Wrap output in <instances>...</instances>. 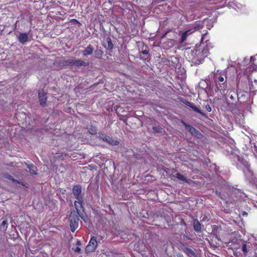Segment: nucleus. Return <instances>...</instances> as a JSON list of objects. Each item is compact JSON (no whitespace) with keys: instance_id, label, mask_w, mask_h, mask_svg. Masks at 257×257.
<instances>
[{"instance_id":"18","label":"nucleus","mask_w":257,"mask_h":257,"mask_svg":"<svg viewBox=\"0 0 257 257\" xmlns=\"http://www.w3.org/2000/svg\"><path fill=\"white\" fill-rule=\"evenodd\" d=\"M228 96L231 100H235L236 98H238V94L233 90H230L228 93Z\"/></svg>"},{"instance_id":"36","label":"nucleus","mask_w":257,"mask_h":257,"mask_svg":"<svg viewBox=\"0 0 257 257\" xmlns=\"http://www.w3.org/2000/svg\"><path fill=\"white\" fill-rule=\"evenodd\" d=\"M177 257H184V256H183V255L182 254L178 253L177 254Z\"/></svg>"},{"instance_id":"8","label":"nucleus","mask_w":257,"mask_h":257,"mask_svg":"<svg viewBox=\"0 0 257 257\" xmlns=\"http://www.w3.org/2000/svg\"><path fill=\"white\" fill-rule=\"evenodd\" d=\"M38 97L40 105L43 107H45L47 100V94L43 90H42L39 92Z\"/></svg>"},{"instance_id":"17","label":"nucleus","mask_w":257,"mask_h":257,"mask_svg":"<svg viewBox=\"0 0 257 257\" xmlns=\"http://www.w3.org/2000/svg\"><path fill=\"white\" fill-rule=\"evenodd\" d=\"M8 228V221L6 219L2 221L1 223H0V230L5 231L7 230Z\"/></svg>"},{"instance_id":"24","label":"nucleus","mask_w":257,"mask_h":257,"mask_svg":"<svg viewBox=\"0 0 257 257\" xmlns=\"http://www.w3.org/2000/svg\"><path fill=\"white\" fill-rule=\"evenodd\" d=\"M73 59H67L63 62V66H72Z\"/></svg>"},{"instance_id":"23","label":"nucleus","mask_w":257,"mask_h":257,"mask_svg":"<svg viewBox=\"0 0 257 257\" xmlns=\"http://www.w3.org/2000/svg\"><path fill=\"white\" fill-rule=\"evenodd\" d=\"M187 33L188 31H185L184 33H182L181 39L180 40V43H183L186 40L187 37L188 36Z\"/></svg>"},{"instance_id":"34","label":"nucleus","mask_w":257,"mask_h":257,"mask_svg":"<svg viewBox=\"0 0 257 257\" xmlns=\"http://www.w3.org/2000/svg\"><path fill=\"white\" fill-rule=\"evenodd\" d=\"M186 31H188V33H187L188 36L191 34L193 32V31L192 30H187Z\"/></svg>"},{"instance_id":"38","label":"nucleus","mask_w":257,"mask_h":257,"mask_svg":"<svg viewBox=\"0 0 257 257\" xmlns=\"http://www.w3.org/2000/svg\"><path fill=\"white\" fill-rule=\"evenodd\" d=\"M76 244L78 245H80L81 244V242L79 240H77Z\"/></svg>"},{"instance_id":"7","label":"nucleus","mask_w":257,"mask_h":257,"mask_svg":"<svg viewBox=\"0 0 257 257\" xmlns=\"http://www.w3.org/2000/svg\"><path fill=\"white\" fill-rule=\"evenodd\" d=\"M141 47L139 48V57L141 59L144 60L142 57L141 54L148 55L149 54V48L148 46L145 44L144 42H141Z\"/></svg>"},{"instance_id":"25","label":"nucleus","mask_w":257,"mask_h":257,"mask_svg":"<svg viewBox=\"0 0 257 257\" xmlns=\"http://www.w3.org/2000/svg\"><path fill=\"white\" fill-rule=\"evenodd\" d=\"M176 177L178 180H182L183 181H185L186 180V178L181 173H177L176 174Z\"/></svg>"},{"instance_id":"21","label":"nucleus","mask_w":257,"mask_h":257,"mask_svg":"<svg viewBox=\"0 0 257 257\" xmlns=\"http://www.w3.org/2000/svg\"><path fill=\"white\" fill-rule=\"evenodd\" d=\"M191 108L195 111L201 114L202 116H206L205 114L197 106H195L194 104L191 106Z\"/></svg>"},{"instance_id":"37","label":"nucleus","mask_w":257,"mask_h":257,"mask_svg":"<svg viewBox=\"0 0 257 257\" xmlns=\"http://www.w3.org/2000/svg\"><path fill=\"white\" fill-rule=\"evenodd\" d=\"M71 22H76V23H78V21L76 20V19H72L71 20Z\"/></svg>"},{"instance_id":"35","label":"nucleus","mask_w":257,"mask_h":257,"mask_svg":"<svg viewBox=\"0 0 257 257\" xmlns=\"http://www.w3.org/2000/svg\"><path fill=\"white\" fill-rule=\"evenodd\" d=\"M255 60V58H254L253 56H251L250 58V62H252V63H253V62Z\"/></svg>"},{"instance_id":"10","label":"nucleus","mask_w":257,"mask_h":257,"mask_svg":"<svg viewBox=\"0 0 257 257\" xmlns=\"http://www.w3.org/2000/svg\"><path fill=\"white\" fill-rule=\"evenodd\" d=\"M18 40L20 43L25 44L28 41V34L21 33L18 37Z\"/></svg>"},{"instance_id":"12","label":"nucleus","mask_w":257,"mask_h":257,"mask_svg":"<svg viewBox=\"0 0 257 257\" xmlns=\"http://www.w3.org/2000/svg\"><path fill=\"white\" fill-rule=\"evenodd\" d=\"M101 138L103 141L107 142L111 145H117L119 144V142L118 141L114 140L110 137L104 136V137H101Z\"/></svg>"},{"instance_id":"29","label":"nucleus","mask_w":257,"mask_h":257,"mask_svg":"<svg viewBox=\"0 0 257 257\" xmlns=\"http://www.w3.org/2000/svg\"><path fill=\"white\" fill-rule=\"evenodd\" d=\"M205 109L208 112H210L212 110L211 107L208 103L205 105Z\"/></svg>"},{"instance_id":"2","label":"nucleus","mask_w":257,"mask_h":257,"mask_svg":"<svg viewBox=\"0 0 257 257\" xmlns=\"http://www.w3.org/2000/svg\"><path fill=\"white\" fill-rule=\"evenodd\" d=\"M80 217L84 221L87 219V216L85 212L84 207H78V210L72 211L69 216L70 227L71 231L74 232L78 228Z\"/></svg>"},{"instance_id":"6","label":"nucleus","mask_w":257,"mask_h":257,"mask_svg":"<svg viewBox=\"0 0 257 257\" xmlns=\"http://www.w3.org/2000/svg\"><path fill=\"white\" fill-rule=\"evenodd\" d=\"M183 125L188 130L190 134L197 138H200L202 136L201 134L193 126L186 123L185 122L182 121Z\"/></svg>"},{"instance_id":"32","label":"nucleus","mask_w":257,"mask_h":257,"mask_svg":"<svg viewBox=\"0 0 257 257\" xmlns=\"http://www.w3.org/2000/svg\"><path fill=\"white\" fill-rule=\"evenodd\" d=\"M250 83L249 84V89L250 91H254V89L252 88V81H250Z\"/></svg>"},{"instance_id":"5","label":"nucleus","mask_w":257,"mask_h":257,"mask_svg":"<svg viewBox=\"0 0 257 257\" xmlns=\"http://www.w3.org/2000/svg\"><path fill=\"white\" fill-rule=\"evenodd\" d=\"M97 246L96 238L94 236H92L88 242V245L85 247V252L88 254L94 252Z\"/></svg>"},{"instance_id":"22","label":"nucleus","mask_w":257,"mask_h":257,"mask_svg":"<svg viewBox=\"0 0 257 257\" xmlns=\"http://www.w3.org/2000/svg\"><path fill=\"white\" fill-rule=\"evenodd\" d=\"M102 55H103V51L100 49L96 50L94 52L95 57L97 59L101 58Z\"/></svg>"},{"instance_id":"13","label":"nucleus","mask_w":257,"mask_h":257,"mask_svg":"<svg viewBox=\"0 0 257 257\" xmlns=\"http://www.w3.org/2000/svg\"><path fill=\"white\" fill-rule=\"evenodd\" d=\"M94 48L91 45H89L84 50L82 51V55L84 56L91 55L93 53Z\"/></svg>"},{"instance_id":"1","label":"nucleus","mask_w":257,"mask_h":257,"mask_svg":"<svg viewBox=\"0 0 257 257\" xmlns=\"http://www.w3.org/2000/svg\"><path fill=\"white\" fill-rule=\"evenodd\" d=\"M204 37V35H202L200 44H196L193 50H191L192 57L190 59L195 64H200L203 62L204 58L207 57L209 53V48L211 47V43L209 40H207L203 42Z\"/></svg>"},{"instance_id":"19","label":"nucleus","mask_w":257,"mask_h":257,"mask_svg":"<svg viewBox=\"0 0 257 257\" xmlns=\"http://www.w3.org/2000/svg\"><path fill=\"white\" fill-rule=\"evenodd\" d=\"M28 168L29 169L30 172L32 174H37V168L33 164H29L28 165Z\"/></svg>"},{"instance_id":"9","label":"nucleus","mask_w":257,"mask_h":257,"mask_svg":"<svg viewBox=\"0 0 257 257\" xmlns=\"http://www.w3.org/2000/svg\"><path fill=\"white\" fill-rule=\"evenodd\" d=\"M89 65V63L85 62L81 59H73L72 66H76L78 67L81 66H87Z\"/></svg>"},{"instance_id":"16","label":"nucleus","mask_w":257,"mask_h":257,"mask_svg":"<svg viewBox=\"0 0 257 257\" xmlns=\"http://www.w3.org/2000/svg\"><path fill=\"white\" fill-rule=\"evenodd\" d=\"M184 252L189 256H196V253L194 250L189 247H186L184 249Z\"/></svg>"},{"instance_id":"33","label":"nucleus","mask_w":257,"mask_h":257,"mask_svg":"<svg viewBox=\"0 0 257 257\" xmlns=\"http://www.w3.org/2000/svg\"><path fill=\"white\" fill-rule=\"evenodd\" d=\"M185 182L187 183L188 184H190L192 182H193V181L191 179H187L186 180H185Z\"/></svg>"},{"instance_id":"3","label":"nucleus","mask_w":257,"mask_h":257,"mask_svg":"<svg viewBox=\"0 0 257 257\" xmlns=\"http://www.w3.org/2000/svg\"><path fill=\"white\" fill-rule=\"evenodd\" d=\"M215 91L219 92L221 95L224 94L227 88V76L224 73H215L213 76Z\"/></svg>"},{"instance_id":"27","label":"nucleus","mask_w":257,"mask_h":257,"mask_svg":"<svg viewBox=\"0 0 257 257\" xmlns=\"http://www.w3.org/2000/svg\"><path fill=\"white\" fill-rule=\"evenodd\" d=\"M248 246L246 244L243 243L242 245L241 250L242 252L246 254L248 252V249H247Z\"/></svg>"},{"instance_id":"4","label":"nucleus","mask_w":257,"mask_h":257,"mask_svg":"<svg viewBox=\"0 0 257 257\" xmlns=\"http://www.w3.org/2000/svg\"><path fill=\"white\" fill-rule=\"evenodd\" d=\"M72 193L74 197L77 199V201L74 202V206L76 210H78V207H83L84 200L81 195V186L80 185H74L72 188Z\"/></svg>"},{"instance_id":"20","label":"nucleus","mask_w":257,"mask_h":257,"mask_svg":"<svg viewBox=\"0 0 257 257\" xmlns=\"http://www.w3.org/2000/svg\"><path fill=\"white\" fill-rule=\"evenodd\" d=\"M88 132L91 135H96L97 133V129L95 126L90 125L88 128Z\"/></svg>"},{"instance_id":"26","label":"nucleus","mask_w":257,"mask_h":257,"mask_svg":"<svg viewBox=\"0 0 257 257\" xmlns=\"http://www.w3.org/2000/svg\"><path fill=\"white\" fill-rule=\"evenodd\" d=\"M107 42L108 45V48L110 50H112L113 48V44L111 42V40L110 38L107 39Z\"/></svg>"},{"instance_id":"31","label":"nucleus","mask_w":257,"mask_h":257,"mask_svg":"<svg viewBox=\"0 0 257 257\" xmlns=\"http://www.w3.org/2000/svg\"><path fill=\"white\" fill-rule=\"evenodd\" d=\"M187 106L191 107V106L192 105L193 103L188 101H186L185 102H184Z\"/></svg>"},{"instance_id":"28","label":"nucleus","mask_w":257,"mask_h":257,"mask_svg":"<svg viewBox=\"0 0 257 257\" xmlns=\"http://www.w3.org/2000/svg\"><path fill=\"white\" fill-rule=\"evenodd\" d=\"M161 129H162V128L160 126H153V131L156 133L160 132Z\"/></svg>"},{"instance_id":"14","label":"nucleus","mask_w":257,"mask_h":257,"mask_svg":"<svg viewBox=\"0 0 257 257\" xmlns=\"http://www.w3.org/2000/svg\"><path fill=\"white\" fill-rule=\"evenodd\" d=\"M193 229L196 232H200L202 229V225L197 219H195L193 221Z\"/></svg>"},{"instance_id":"11","label":"nucleus","mask_w":257,"mask_h":257,"mask_svg":"<svg viewBox=\"0 0 257 257\" xmlns=\"http://www.w3.org/2000/svg\"><path fill=\"white\" fill-rule=\"evenodd\" d=\"M5 177L6 179L12 181V182L14 183H16V184H20L21 185H22V186L23 187H28L26 185V184L21 181H19L18 180H16L15 179H14L12 176H11L10 175H9V174H7L5 176Z\"/></svg>"},{"instance_id":"39","label":"nucleus","mask_w":257,"mask_h":257,"mask_svg":"<svg viewBox=\"0 0 257 257\" xmlns=\"http://www.w3.org/2000/svg\"><path fill=\"white\" fill-rule=\"evenodd\" d=\"M254 82L255 83L257 84V80H256L255 79L254 80Z\"/></svg>"},{"instance_id":"15","label":"nucleus","mask_w":257,"mask_h":257,"mask_svg":"<svg viewBox=\"0 0 257 257\" xmlns=\"http://www.w3.org/2000/svg\"><path fill=\"white\" fill-rule=\"evenodd\" d=\"M238 161L241 163L246 168L247 170H249L250 169V165L248 163L247 161H245L243 158H241L238 157Z\"/></svg>"},{"instance_id":"30","label":"nucleus","mask_w":257,"mask_h":257,"mask_svg":"<svg viewBox=\"0 0 257 257\" xmlns=\"http://www.w3.org/2000/svg\"><path fill=\"white\" fill-rule=\"evenodd\" d=\"M73 249H74V252H76V253L79 252L81 250V248L78 246H77L75 248H73Z\"/></svg>"}]
</instances>
